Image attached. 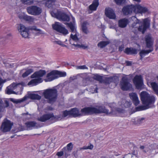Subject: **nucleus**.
Here are the masks:
<instances>
[{
  "mask_svg": "<svg viewBox=\"0 0 158 158\" xmlns=\"http://www.w3.org/2000/svg\"><path fill=\"white\" fill-rule=\"evenodd\" d=\"M111 111L106 109L104 106H96L95 107H85L81 109L80 111L81 116L94 114L104 113L111 116L118 115V114L124 113V110L118 108L114 110V109L111 108Z\"/></svg>",
  "mask_w": 158,
  "mask_h": 158,
  "instance_id": "1",
  "label": "nucleus"
},
{
  "mask_svg": "<svg viewBox=\"0 0 158 158\" xmlns=\"http://www.w3.org/2000/svg\"><path fill=\"white\" fill-rule=\"evenodd\" d=\"M150 23L148 19L146 18L143 20V22L140 20L136 19V20L132 24V31L135 34H137L138 32H141L143 34L149 27Z\"/></svg>",
  "mask_w": 158,
  "mask_h": 158,
  "instance_id": "2",
  "label": "nucleus"
},
{
  "mask_svg": "<svg viewBox=\"0 0 158 158\" xmlns=\"http://www.w3.org/2000/svg\"><path fill=\"white\" fill-rule=\"evenodd\" d=\"M141 100L145 106L146 109L154 107V103L156 101L155 97L151 95L146 91H142L140 94Z\"/></svg>",
  "mask_w": 158,
  "mask_h": 158,
  "instance_id": "3",
  "label": "nucleus"
},
{
  "mask_svg": "<svg viewBox=\"0 0 158 158\" xmlns=\"http://www.w3.org/2000/svg\"><path fill=\"white\" fill-rule=\"evenodd\" d=\"M47 72L44 70H39L32 74L31 77L35 78L30 81V85H37L43 81V78L46 77Z\"/></svg>",
  "mask_w": 158,
  "mask_h": 158,
  "instance_id": "4",
  "label": "nucleus"
},
{
  "mask_svg": "<svg viewBox=\"0 0 158 158\" xmlns=\"http://www.w3.org/2000/svg\"><path fill=\"white\" fill-rule=\"evenodd\" d=\"M43 94L48 102L52 103L54 102L57 98V91L55 88L47 89L44 91Z\"/></svg>",
  "mask_w": 158,
  "mask_h": 158,
  "instance_id": "5",
  "label": "nucleus"
},
{
  "mask_svg": "<svg viewBox=\"0 0 158 158\" xmlns=\"http://www.w3.org/2000/svg\"><path fill=\"white\" fill-rule=\"evenodd\" d=\"M66 76L65 72L54 70L47 74L44 80L45 82L51 81L59 77H65Z\"/></svg>",
  "mask_w": 158,
  "mask_h": 158,
  "instance_id": "6",
  "label": "nucleus"
},
{
  "mask_svg": "<svg viewBox=\"0 0 158 158\" xmlns=\"http://www.w3.org/2000/svg\"><path fill=\"white\" fill-rule=\"evenodd\" d=\"M52 27L53 30L64 35L65 36L69 33L68 30L63 27L62 25L59 22H55L54 24L52 25Z\"/></svg>",
  "mask_w": 158,
  "mask_h": 158,
  "instance_id": "7",
  "label": "nucleus"
},
{
  "mask_svg": "<svg viewBox=\"0 0 158 158\" xmlns=\"http://www.w3.org/2000/svg\"><path fill=\"white\" fill-rule=\"evenodd\" d=\"M60 118L59 116H55L52 113H50L44 114L38 118V120L42 122H45L48 120L56 121Z\"/></svg>",
  "mask_w": 158,
  "mask_h": 158,
  "instance_id": "8",
  "label": "nucleus"
},
{
  "mask_svg": "<svg viewBox=\"0 0 158 158\" xmlns=\"http://www.w3.org/2000/svg\"><path fill=\"white\" fill-rule=\"evenodd\" d=\"M121 89L124 91L131 89L132 85L129 82L128 78L125 77H123L120 83Z\"/></svg>",
  "mask_w": 158,
  "mask_h": 158,
  "instance_id": "9",
  "label": "nucleus"
},
{
  "mask_svg": "<svg viewBox=\"0 0 158 158\" xmlns=\"http://www.w3.org/2000/svg\"><path fill=\"white\" fill-rule=\"evenodd\" d=\"M122 11L124 15H131L132 12L136 13L135 5H127L123 7Z\"/></svg>",
  "mask_w": 158,
  "mask_h": 158,
  "instance_id": "10",
  "label": "nucleus"
},
{
  "mask_svg": "<svg viewBox=\"0 0 158 158\" xmlns=\"http://www.w3.org/2000/svg\"><path fill=\"white\" fill-rule=\"evenodd\" d=\"M14 90L15 92V94H21V92L23 91V86H26V84L23 82L16 83H12Z\"/></svg>",
  "mask_w": 158,
  "mask_h": 158,
  "instance_id": "11",
  "label": "nucleus"
},
{
  "mask_svg": "<svg viewBox=\"0 0 158 158\" xmlns=\"http://www.w3.org/2000/svg\"><path fill=\"white\" fill-rule=\"evenodd\" d=\"M133 82L136 88L141 89L143 85V80L141 75H136L133 80Z\"/></svg>",
  "mask_w": 158,
  "mask_h": 158,
  "instance_id": "12",
  "label": "nucleus"
},
{
  "mask_svg": "<svg viewBox=\"0 0 158 158\" xmlns=\"http://www.w3.org/2000/svg\"><path fill=\"white\" fill-rule=\"evenodd\" d=\"M13 124L8 120L3 122L1 126V128L2 131L6 132L10 131Z\"/></svg>",
  "mask_w": 158,
  "mask_h": 158,
  "instance_id": "13",
  "label": "nucleus"
},
{
  "mask_svg": "<svg viewBox=\"0 0 158 158\" xmlns=\"http://www.w3.org/2000/svg\"><path fill=\"white\" fill-rule=\"evenodd\" d=\"M145 41L146 48L153 50L154 40L152 37L149 35H146L145 37Z\"/></svg>",
  "mask_w": 158,
  "mask_h": 158,
  "instance_id": "14",
  "label": "nucleus"
},
{
  "mask_svg": "<svg viewBox=\"0 0 158 158\" xmlns=\"http://www.w3.org/2000/svg\"><path fill=\"white\" fill-rule=\"evenodd\" d=\"M42 12L41 8L36 6H32L30 7V14L38 15Z\"/></svg>",
  "mask_w": 158,
  "mask_h": 158,
  "instance_id": "15",
  "label": "nucleus"
},
{
  "mask_svg": "<svg viewBox=\"0 0 158 158\" xmlns=\"http://www.w3.org/2000/svg\"><path fill=\"white\" fill-rule=\"evenodd\" d=\"M105 15L106 17L110 19H115V15L113 10L110 8H106Z\"/></svg>",
  "mask_w": 158,
  "mask_h": 158,
  "instance_id": "16",
  "label": "nucleus"
},
{
  "mask_svg": "<svg viewBox=\"0 0 158 158\" xmlns=\"http://www.w3.org/2000/svg\"><path fill=\"white\" fill-rule=\"evenodd\" d=\"M129 96L132 100L133 103L135 106H137L139 104V101L136 93H130Z\"/></svg>",
  "mask_w": 158,
  "mask_h": 158,
  "instance_id": "17",
  "label": "nucleus"
},
{
  "mask_svg": "<svg viewBox=\"0 0 158 158\" xmlns=\"http://www.w3.org/2000/svg\"><path fill=\"white\" fill-rule=\"evenodd\" d=\"M135 7L136 13L137 12L142 14L148 12V10L146 7H143L141 6L140 5L136 4Z\"/></svg>",
  "mask_w": 158,
  "mask_h": 158,
  "instance_id": "18",
  "label": "nucleus"
},
{
  "mask_svg": "<svg viewBox=\"0 0 158 158\" xmlns=\"http://www.w3.org/2000/svg\"><path fill=\"white\" fill-rule=\"evenodd\" d=\"M30 33L34 34L35 35L38 36L44 33L40 29H38L36 26H34L30 27Z\"/></svg>",
  "mask_w": 158,
  "mask_h": 158,
  "instance_id": "19",
  "label": "nucleus"
},
{
  "mask_svg": "<svg viewBox=\"0 0 158 158\" xmlns=\"http://www.w3.org/2000/svg\"><path fill=\"white\" fill-rule=\"evenodd\" d=\"M124 52L128 55L136 54L137 53V50L132 47L126 48Z\"/></svg>",
  "mask_w": 158,
  "mask_h": 158,
  "instance_id": "20",
  "label": "nucleus"
},
{
  "mask_svg": "<svg viewBox=\"0 0 158 158\" xmlns=\"http://www.w3.org/2000/svg\"><path fill=\"white\" fill-rule=\"evenodd\" d=\"M145 119V118L143 117H137L133 118L131 119V121L135 124L141 123L144 122Z\"/></svg>",
  "mask_w": 158,
  "mask_h": 158,
  "instance_id": "21",
  "label": "nucleus"
},
{
  "mask_svg": "<svg viewBox=\"0 0 158 158\" xmlns=\"http://www.w3.org/2000/svg\"><path fill=\"white\" fill-rule=\"evenodd\" d=\"M129 23V20L126 18L121 19L118 21L119 26L121 28H124L126 27Z\"/></svg>",
  "mask_w": 158,
  "mask_h": 158,
  "instance_id": "22",
  "label": "nucleus"
},
{
  "mask_svg": "<svg viewBox=\"0 0 158 158\" xmlns=\"http://www.w3.org/2000/svg\"><path fill=\"white\" fill-rule=\"evenodd\" d=\"M99 0H94L92 4L89 6V8L90 10H96L99 5Z\"/></svg>",
  "mask_w": 158,
  "mask_h": 158,
  "instance_id": "23",
  "label": "nucleus"
},
{
  "mask_svg": "<svg viewBox=\"0 0 158 158\" xmlns=\"http://www.w3.org/2000/svg\"><path fill=\"white\" fill-rule=\"evenodd\" d=\"M9 59H4L3 60V63L5 64H6V66L7 67V68H13L15 69L17 68V65L16 63H7V61H9Z\"/></svg>",
  "mask_w": 158,
  "mask_h": 158,
  "instance_id": "24",
  "label": "nucleus"
},
{
  "mask_svg": "<svg viewBox=\"0 0 158 158\" xmlns=\"http://www.w3.org/2000/svg\"><path fill=\"white\" fill-rule=\"evenodd\" d=\"M58 19L60 21L69 22L70 20V18L66 14L61 12Z\"/></svg>",
  "mask_w": 158,
  "mask_h": 158,
  "instance_id": "25",
  "label": "nucleus"
},
{
  "mask_svg": "<svg viewBox=\"0 0 158 158\" xmlns=\"http://www.w3.org/2000/svg\"><path fill=\"white\" fill-rule=\"evenodd\" d=\"M30 98V94H28L27 95L25 96L23 98L16 100L14 98H11V101L15 103H21L27 100V99Z\"/></svg>",
  "mask_w": 158,
  "mask_h": 158,
  "instance_id": "26",
  "label": "nucleus"
},
{
  "mask_svg": "<svg viewBox=\"0 0 158 158\" xmlns=\"http://www.w3.org/2000/svg\"><path fill=\"white\" fill-rule=\"evenodd\" d=\"M22 114L23 116V121L24 122V123L27 127H30L29 118V117H28L27 115V114H28V113L27 112L26 113H23V114Z\"/></svg>",
  "mask_w": 158,
  "mask_h": 158,
  "instance_id": "27",
  "label": "nucleus"
},
{
  "mask_svg": "<svg viewBox=\"0 0 158 158\" xmlns=\"http://www.w3.org/2000/svg\"><path fill=\"white\" fill-rule=\"evenodd\" d=\"M56 0H44L43 1L45 6L48 8L52 7L56 2Z\"/></svg>",
  "mask_w": 158,
  "mask_h": 158,
  "instance_id": "28",
  "label": "nucleus"
},
{
  "mask_svg": "<svg viewBox=\"0 0 158 158\" xmlns=\"http://www.w3.org/2000/svg\"><path fill=\"white\" fill-rule=\"evenodd\" d=\"M71 115L74 117L81 116V112L77 108L72 109L70 110Z\"/></svg>",
  "mask_w": 158,
  "mask_h": 158,
  "instance_id": "29",
  "label": "nucleus"
},
{
  "mask_svg": "<svg viewBox=\"0 0 158 158\" xmlns=\"http://www.w3.org/2000/svg\"><path fill=\"white\" fill-rule=\"evenodd\" d=\"M19 18L21 20H24L26 21L29 22L30 17L24 13H21L18 15Z\"/></svg>",
  "mask_w": 158,
  "mask_h": 158,
  "instance_id": "30",
  "label": "nucleus"
},
{
  "mask_svg": "<svg viewBox=\"0 0 158 158\" xmlns=\"http://www.w3.org/2000/svg\"><path fill=\"white\" fill-rule=\"evenodd\" d=\"M64 24L66 25L67 27L69 28L72 32H76V29L75 28V24L73 23L72 22L70 23H65Z\"/></svg>",
  "mask_w": 158,
  "mask_h": 158,
  "instance_id": "31",
  "label": "nucleus"
},
{
  "mask_svg": "<svg viewBox=\"0 0 158 158\" xmlns=\"http://www.w3.org/2000/svg\"><path fill=\"white\" fill-rule=\"evenodd\" d=\"M153 51V49H149L148 50H142L139 52V55L140 56V59H142L143 58V56L148 54L149 53Z\"/></svg>",
  "mask_w": 158,
  "mask_h": 158,
  "instance_id": "32",
  "label": "nucleus"
},
{
  "mask_svg": "<svg viewBox=\"0 0 158 158\" xmlns=\"http://www.w3.org/2000/svg\"><path fill=\"white\" fill-rule=\"evenodd\" d=\"M13 85L12 84L9 86L7 87L6 90V94H15V92L14 90Z\"/></svg>",
  "mask_w": 158,
  "mask_h": 158,
  "instance_id": "33",
  "label": "nucleus"
},
{
  "mask_svg": "<svg viewBox=\"0 0 158 158\" xmlns=\"http://www.w3.org/2000/svg\"><path fill=\"white\" fill-rule=\"evenodd\" d=\"M70 113L71 112L70 110L68 111L66 110L63 111L62 112V114L61 116L60 115H57L59 116V117H60V118L57 119V120L61 119L63 117H67V116L71 115V114Z\"/></svg>",
  "mask_w": 158,
  "mask_h": 158,
  "instance_id": "34",
  "label": "nucleus"
},
{
  "mask_svg": "<svg viewBox=\"0 0 158 158\" xmlns=\"http://www.w3.org/2000/svg\"><path fill=\"white\" fill-rule=\"evenodd\" d=\"M86 22H84L81 25L82 30L83 32L85 34H87L89 32L86 26Z\"/></svg>",
  "mask_w": 158,
  "mask_h": 158,
  "instance_id": "35",
  "label": "nucleus"
},
{
  "mask_svg": "<svg viewBox=\"0 0 158 158\" xmlns=\"http://www.w3.org/2000/svg\"><path fill=\"white\" fill-rule=\"evenodd\" d=\"M109 42L108 41H101L98 44V46L101 48H102L109 44Z\"/></svg>",
  "mask_w": 158,
  "mask_h": 158,
  "instance_id": "36",
  "label": "nucleus"
},
{
  "mask_svg": "<svg viewBox=\"0 0 158 158\" xmlns=\"http://www.w3.org/2000/svg\"><path fill=\"white\" fill-rule=\"evenodd\" d=\"M28 29V28L26 27L25 26L22 24H20L18 27V30L19 32L21 33L23 31H25Z\"/></svg>",
  "mask_w": 158,
  "mask_h": 158,
  "instance_id": "37",
  "label": "nucleus"
},
{
  "mask_svg": "<svg viewBox=\"0 0 158 158\" xmlns=\"http://www.w3.org/2000/svg\"><path fill=\"white\" fill-rule=\"evenodd\" d=\"M60 12H61L58 11H57L56 12H55L54 11H50V14L52 17L58 19Z\"/></svg>",
  "mask_w": 158,
  "mask_h": 158,
  "instance_id": "38",
  "label": "nucleus"
},
{
  "mask_svg": "<svg viewBox=\"0 0 158 158\" xmlns=\"http://www.w3.org/2000/svg\"><path fill=\"white\" fill-rule=\"evenodd\" d=\"M41 97L37 94H30V99L39 100L41 99Z\"/></svg>",
  "mask_w": 158,
  "mask_h": 158,
  "instance_id": "39",
  "label": "nucleus"
},
{
  "mask_svg": "<svg viewBox=\"0 0 158 158\" xmlns=\"http://www.w3.org/2000/svg\"><path fill=\"white\" fill-rule=\"evenodd\" d=\"M127 0H114L116 4L118 5H123L125 4Z\"/></svg>",
  "mask_w": 158,
  "mask_h": 158,
  "instance_id": "40",
  "label": "nucleus"
},
{
  "mask_svg": "<svg viewBox=\"0 0 158 158\" xmlns=\"http://www.w3.org/2000/svg\"><path fill=\"white\" fill-rule=\"evenodd\" d=\"M72 45L74 46L75 47L81 48L83 49H85L87 48V46H85L83 44H72Z\"/></svg>",
  "mask_w": 158,
  "mask_h": 158,
  "instance_id": "41",
  "label": "nucleus"
},
{
  "mask_svg": "<svg viewBox=\"0 0 158 158\" xmlns=\"http://www.w3.org/2000/svg\"><path fill=\"white\" fill-rule=\"evenodd\" d=\"M28 29L23 31L20 33L22 37L25 38H27L28 36Z\"/></svg>",
  "mask_w": 158,
  "mask_h": 158,
  "instance_id": "42",
  "label": "nucleus"
},
{
  "mask_svg": "<svg viewBox=\"0 0 158 158\" xmlns=\"http://www.w3.org/2000/svg\"><path fill=\"white\" fill-rule=\"evenodd\" d=\"M76 34L75 35H73V34H71L70 36V37L74 41H78L79 40V39L78 38L77 35V32H75Z\"/></svg>",
  "mask_w": 158,
  "mask_h": 158,
  "instance_id": "43",
  "label": "nucleus"
},
{
  "mask_svg": "<svg viewBox=\"0 0 158 158\" xmlns=\"http://www.w3.org/2000/svg\"><path fill=\"white\" fill-rule=\"evenodd\" d=\"M93 145L92 144H90L89 146H84L82 148H80V150H85L87 149H92L93 148Z\"/></svg>",
  "mask_w": 158,
  "mask_h": 158,
  "instance_id": "44",
  "label": "nucleus"
},
{
  "mask_svg": "<svg viewBox=\"0 0 158 158\" xmlns=\"http://www.w3.org/2000/svg\"><path fill=\"white\" fill-rule=\"evenodd\" d=\"M73 67H74V68L76 69H87V67H86L85 65H82V66H74L73 65Z\"/></svg>",
  "mask_w": 158,
  "mask_h": 158,
  "instance_id": "45",
  "label": "nucleus"
},
{
  "mask_svg": "<svg viewBox=\"0 0 158 158\" xmlns=\"http://www.w3.org/2000/svg\"><path fill=\"white\" fill-rule=\"evenodd\" d=\"M67 148L68 151H71L73 148V144L72 143H70L67 145Z\"/></svg>",
  "mask_w": 158,
  "mask_h": 158,
  "instance_id": "46",
  "label": "nucleus"
},
{
  "mask_svg": "<svg viewBox=\"0 0 158 158\" xmlns=\"http://www.w3.org/2000/svg\"><path fill=\"white\" fill-rule=\"evenodd\" d=\"M30 74V70L27 71L24 73L22 75V76L23 78L25 77Z\"/></svg>",
  "mask_w": 158,
  "mask_h": 158,
  "instance_id": "47",
  "label": "nucleus"
},
{
  "mask_svg": "<svg viewBox=\"0 0 158 158\" xmlns=\"http://www.w3.org/2000/svg\"><path fill=\"white\" fill-rule=\"evenodd\" d=\"M22 3L25 5H29L30 4L29 0H21Z\"/></svg>",
  "mask_w": 158,
  "mask_h": 158,
  "instance_id": "48",
  "label": "nucleus"
},
{
  "mask_svg": "<svg viewBox=\"0 0 158 158\" xmlns=\"http://www.w3.org/2000/svg\"><path fill=\"white\" fill-rule=\"evenodd\" d=\"M124 48V46L123 44H122L118 48V51L119 52H121L123 50Z\"/></svg>",
  "mask_w": 158,
  "mask_h": 158,
  "instance_id": "49",
  "label": "nucleus"
},
{
  "mask_svg": "<svg viewBox=\"0 0 158 158\" xmlns=\"http://www.w3.org/2000/svg\"><path fill=\"white\" fill-rule=\"evenodd\" d=\"M95 77V79H96V80L98 81H101L102 80V77L101 76L98 75H97Z\"/></svg>",
  "mask_w": 158,
  "mask_h": 158,
  "instance_id": "50",
  "label": "nucleus"
},
{
  "mask_svg": "<svg viewBox=\"0 0 158 158\" xmlns=\"http://www.w3.org/2000/svg\"><path fill=\"white\" fill-rule=\"evenodd\" d=\"M64 154L63 152V151H60V152H58L56 155L60 157L63 155Z\"/></svg>",
  "mask_w": 158,
  "mask_h": 158,
  "instance_id": "51",
  "label": "nucleus"
},
{
  "mask_svg": "<svg viewBox=\"0 0 158 158\" xmlns=\"http://www.w3.org/2000/svg\"><path fill=\"white\" fill-rule=\"evenodd\" d=\"M132 62L128 60H127L125 62L126 65L129 66H131V65Z\"/></svg>",
  "mask_w": 158,
  "mask_h": 158,
  "instance_id": "52",
  "label": "nucleus"
},
{
  "mask_svg": "<svg viewBox=\"0 0 158 158\" xmlns=\"http://www.w3.org/2000/svg\"><path fill=\"white\" fill-rule=\"evenodd\" d=\"M54 42L56 44H57L60 45H61L62 44V42L60 40L56 41H54Z\"/></svg>",
  "mask_w": 158,
  "mask_h": 158,
  "instance_id": "53",
  "label": "nucleus"
},
{
  "mask_svg": "<svg viewBox=\"0 0 158 158\" xmlns=\"http://www.w3.org/2000/svg\"><path fill=\"white\" fill-rule=\"evenodd\" d=\"M35 124L36 123L34 122H30V128L32 127H34Z\"/></svg>",
  "mask_w": 158,
  "mask_h": 158,
  "instance_id": "54",
  "label": "nucleus"
},
{
  "mask_svg": "<svg viewBox=\"0 0 158 158\" xmlns=\"http://www.w3.org/2000/svg\"><path fill=\"white\" fill-rule=\"evenodd\" d=\"M136 109L137 111H140L143 110L141 109V106L137 107Z\"/></svg>",
  "mask_w": 158,
  "mask_h": 158,
  "instance_id": "55",
  "label": "nucleus"
},
{
  "mask_svg": "<svg viewBox=\"0 0 158 158\" xmlns=\"http://www.w3.org/2000/svg\"><path fill=\"white\" fill-rule=\"evenodd\" d=\"M5 107H7L9 106L8 102L7 101H5Z\"/></svg>",
  "mask_w": 158,
  "mask_h": 158,
  "instance_id": "56",
  "label": "nucleus"
},
{
  "mask_svg": "<svg viewBox=\"0 0 158 158\" xmlns=\"http://www.w3.org/2000/svg\"><path fill=\"white\" fill-rule=\"evenodd\" d=\"M72 21H73V22H72V23H73L75 24V20L74 18V17L72 16Z\"/></svg>",
  "mask_w": 158,
  "mask_h": 158,
  "instance_id": "57",
  "label": "nucleus"
},
{
  "mask_svg": "<svg viewBox=\"0 0 158 158\" xmlns=\"http://www.w3.org/2000/svg\"><path fill=\"white\" fill-rule=\"evenodd\" d=\"M34 20V19L31 16H30V22H33Z\"/></svg>",
  "mask_w": 158,
  "mask_h": 158,
  "instance_id": "58",
  "label": "nucleus"
},
{
  "mask_svg": "<svg viewBox=\"0 0 158 158\" xmlns=\"http://www.w3.org/2000/svg\"><path fill=\"white\" fill-rule=\"evenodd\" d=\"M98 89V88L97 87H96L95 88V89L94 90V92H93V93H98V91H97Z\"/></svg>",
  "mask_w": 158,
  "mask_h": 158,
  "instance_id": "59",
  "label": "nucleus"
},
{
  "mask_svg": "<svg viewBox=\"0 0 158 158\" xmlns=\"http://www.w3.org/2000/svg\"><path fill=\"white\" fill-rule=\"evenodd\" d=\"M140 148L141 150H143L144 148V147L143 146H141L140 147Z\"/></svg>",
  "mask_w": 158,
  "mask_h": 158,
  "instance_id": "60",
  "label": "nucleus"
},
{
  "mask_svg": "<svg viewBox=\"0 0 158 158\" xmlns=\"http://www.w3.org/2000/svg\"><path fill=\"white\" fill-rule=\"evenodd\" d=\"M27 10L28 13H30V7H28L27 8Z\"/></svg>",
  "mask_w": 158,
  "mask_h": 158,
  "instance_id": "61",
  "label": "nucleus"
},
{
  "mask_svg": "<svg viewBox=\"0 0 158 158\" xmlns=\"http://www.w3.org/2000/svg\"><path fill=\"white\" fill-rule=\"evenodd\" d=\"M134 1H136L137 2H141V0H133Z\"/></svg>",
  "mask_w": 158,
  "mask_h": 158,
  "instance_id": "62",
  "label": "nucleus"
},
{
  "mask_svg": "<svg viewBox=\"0 0 158 158\" xmlns=\"http://www.w3.org/2000/svg\"><path fill=\"white\" fill-rule=\"evenodd\" d=\"M155 47H156V50H157L158 48V45L157 44H156L155 45Z\"/></svg>",
  "mask_w": 158,
  "mask_h": 158,
  "instance_id": "63",
  "label": "nucleus"
},
{
  "mask_svg": "<svg viewBox=\"0 0 158 158\" xmlns=\"http://www.w3.org/2000/svg\"><path fill=\"white\" fill-rule=\"evenodd\" d=\"M33 3V0H30V5Z\"/></svg>",
  "mask_w": 158,
  "mask_h": 158,
  "instance_id": "64",
  "label": "nucleus"
}]
</instances>
